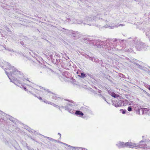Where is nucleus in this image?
<instances>
[{"mask_svg": "<svg viewBox=\"0 0 150 150\" xmlns=\"http://www.w3.org/2000/svg\"><path fill=\"white\" fill-rule=\"evenodd\" d=\"M128 103L129 104V105H131L132 104V101H130L129 102H128Z\"/></svg>", "mask_w": 150, "mask_h": 150, "instance_id": "4be33fe9", "label": "nucleus"}, {"mask_svg": "<svg viewBox=\"0 0 150 150\" xmlns=\"http://www.w3.org/2000/svg\"><path fill=\"white\" fill-rule=\"evenodd\" d=\"M148 109H149L146 108H142L141 110L143 114H147Z\"/></svg>", "mask_w": 150, "mask_h": 150, "instance_id": "9d476101", "label": "nucleus"}, {"mask_svg": "<svg viewBox=\"0 0 150 150\" xmlns=\"http://www.w3.org/2000/svg\"><path fill=\"white\" fill-rule=\"evenodd\" d=\"M98 92L99 93H101V90H98Z\"/></svg>", "mask_w": 150, "mask_h": 150, "instance_id": "b1692460", "label": "nucleus"}, {"mask_svg": "<svg viewBox=\"0 0 150 150\" xmlns=\"http://www.w3.org/2000/svg\"><path fill=\"white\" fill-rule=\"evenodd\" d=\"M147 114L150 115V109H148V111Z\"/></svg>", "mask_w": 150, "mask_h": 150, "instance_id": "5701e85b", "label": "nucleus"}, {"mask_svg": "<svg viewBox=\"0 0 150 150\" xmlns=\"http://www.w3.org/2000/svg\"><path fill=\"white\" fill-rule=\"evenodd\" d=\"M148 89L150 91V86L148 88Z\"/></svg>", "mask_w": 150, "mask_h": 150, "instance_id": "bb28decb", "label": "nucleus"}, {"mask_svg": "<svg viewBox=\"0 0 150 150\" xmlns=\"http://www.w3.org/2000/svg\"><path fill=\"white\" fill-rule=\"evenodd\" d=\"M108 93L111 95L112 97H113L115 98H117L118 99H120L121 97L119 95H117L114 92H112V91L110 90H109L108 91Z\"/></svg>", "mask_w": 150, "mask_h": 150, "instance_id": "39448f33", "label": "nucleus"}, {"mask_svg": "<svg viewBox=\"0 0 150 150\" xmlns=\"http://www.w3.org/2000/svg\"><path fill=\"white\" fill-rule=\"evenodd\" d=\"M127 110L129 111H131L132 110V109L131 107H129L127 108Z\"/></svg>", "mask_w": 150, "mask_h": 150, "instance_id": "412c9836", "label": "nucleus"}, {"mask_svg": "<svg viewBox=\"0 0 150 150\" xmlns=\"http://www.w3.org/2000/svg\"><path fill=\"white\" fill-rule=\"evenodd\" d=\"M89 59L92 60V61L96 62H98L99 61V60L98 59L94 57H91L89 58Z\"/></svg>", "mask_w": 150, "mask_h": 150, "instance_id": "f8f14e48", "label": "nucleus"}, {"mask_svg": "<svg viewBox=\"0 0 150 150\" xmlns=\"http://www.w3.org/2000/svg\"><path fill=\"white\" fill-rule=\"evenodd\" d=\"M70 146V147H72L73 148H75V147H72V146Z\"/></svg>", "mask_w": 150, "mask_h": 150, "instance_id": "c85d7f7f", "label": "nucleus"}, {"mask_svg": "<svg viewBox=\"0 0 150 150\" xmlns=\"http://www.w3.org/2000/svg\"><path fill=\"white\" fill-rule=\"evenodd\" d=\"M48 95L49 96H50L52 97V98L53 99H54L55 100H58L59 101V104H61V102L62 101V103H66V102L67 101V100H63L61 101V99L59 98L56 95L54 94L53 93H49L48 94Z\"/></svg>", "mask_w": 150, "mask_h": 150, "instance_id": "f03ea898", "label": "nucleus"}, {"mask_svg": "<svg viewBox=\"0 0 150 150\" xmlns=\"http://www.w3.org/2000/svg\"><path fill=\"white\" fill-rule=\"evenodd\" d=\"M100 15H98L96 17V20L97 21H98V20H100Z\"/></svg>", "mask_w": 150, "mask_h": 150, "instance_id": "6ab92c4d", "label": "nucleus"}, {"mask_svg": "<svg viewBox=\"0 0 150 150\" xmlns=\"http://www.w3.org/2000/svg\"><path fill=\"white\" fill-rule=\"evenodd\" d=\"M58 134L60 136V137H61V134L60 133H58Z\"/></svg>", "mask_w": 150, "mask_h": 150, "instance_id": "a878e982", "label": "nucleus"}, {"mask_svg": "<svg viewBox=\"0 0 150 150\" xmlns=\"http://www.w3.org/2000/svg\"><path fill=\"white\" fill-rule=\"evenodd\" d=\"M94 17H86L85 18V20L88 23H89L90 24L88 23V24L89 25H93L94 24L93 22H94Z\"/></svg>", "mask_w": 150, "mask_h": 150, "instance_id": "20e7f679", "label": "nucleus"}, {"mask_svg": "<svg viewBox=\"0 0 150 150\" xmlns=\"http://www.w3.org/2000/svg\"><path fill=\"white\" fill-rule=\"evenodd\" d=\"M43 101L45 103L48 104H51V102L49 101H48L46 100H44Z\"/></svg>", "mask_w": 150, "mask_h": 150, "instance_id": "a211bd4d", "label": "nucleus"}, {"mask_svg": "<svg viewBox=\"0 0 150 150\" xmlns=\"http://www.w3.org/2000/svg\"><path fill=\"white\" fill-rule=\"evenodd\" d=\"M68 74V73H67V72H64L63 73V75H65V76L67 78H69V75Z\"/></svg>", "mask_w": 150, "mask_h": 150, "instance_id": "dca6fc26", "label": "nucleus"}, {"mask_svg": "<svg viewBox=\"0 0 150 150\" xmlns=\"http://www.w3.org/2000/svg\"><path fill=\"white\" fill-rule=\"evenodd\" d=\"M82 150H87L86 149L84 148H82Z\"/></svg>", "mask_w": 150, "mask_h": 150, "instance_id": "393cba45", "label": "nucleus"}, {"mask_svg": "<svg viewBox=\"0 0 150 150\" xmlns=\"http://www.w3.org/2000/svg\"><path fill=\"white\" fill-rule=\"evenodd\" d=\"M143 46L142 45V44L140 43L138 44H137L136 47L138 50H142V47Z\"/></svg>", "mask_w": 150, "mask_h": 150, "instance_id": "9b49d317", "label": "nucleus"}, {"mask_svg": "<svg viewBox=\"0 0 150 150\" xmlns=\"http://www.w3.org/2000/svg\"><path fill=\"white\" fill-rule=\"evenodd\" d=\"M81 75H78V76H79L81 77V78H84L85 77H86V76L84 73H81Z\"/></svg>", "mask_w": 150, "mask_h": 150, "instance_id": "ddd939ff", "label": "nucleus"}, {"mask_svg": "<svg viewBox=\"0 0 150 150\" xmlns=\"http://www.w3.org/2000/svg\"><path fill=\"white\" fill-rule=\"evenodd\" d=\"M75 114L80 117H81L83 115V113L79 110H76L75 112Z\"/></svg>", "mask_w": 150, "mask_h": 150, "instance_id": "1a4fd4ad", "label": "nucleus"}, {"mask_svg": "<svg viewBox=\"0 0 150 150\" xmlns=\"http://www.w3.org/2000/svg\"><path fill=\"white\" fill-rule=\"evenodd\" d=\"M61 107L63 108H64L65 110H67L71 114H73L74 112V108L71 106L70 105H68L66 107H64L62 106Z\"/></svg>", "mask_w": 150, "mask_h": 150, "instance_id": "7ed1b4c3", "label": "nucleus"}, {"mask_svg": "<svg viewBox=\"0 0 150 150\" xmlns=\"http://www.w3.org/2000/svg\"><path fill=\"white\" fill-rule=\"evenodd\" d=\"M64 144H65V145H67V146H68V145L67 144H64Z\"/></svg>", "mask_w": 150, "mask_h": 150, "instance_id": "cd10ccee", "label": "nucleus"}, {"mask_svg": "<svg viewBox=\"0 0 150 150\" xmlns=\"http://www.w3.org/2000/svg\"><path fill=\"white\" fill-rule=\"evenodd\" d=\"M124 25L123 24H120L119 25H118V24H117L115 25H105V28H108L109 29H113L114 28H115V27H117L119 26H123Z\"/></svg>", "mask_w": 150, "mask_h": 150, "instance_id": "423d86ee", "label": "nucleus"}, {"mask_svg": "<svg viewBox=\"0 0 150 150\" xmlns=\"http://www.w3.org/2000/svg\"><path fill=\"white\" fill-rule=\"evenodd\" d=\"M95 88H96V89H97V88H96V87H95Z\"/></svg>", "mask_w": 150, "mask_h": 150, "instance_id": "2f4dec72", "label": "nucleus"}, {"mask_svg": "<svg viewBox=\"0 0 150 150\" xmlns=\"http://www.w3.org/2000/svg\"><path fill=\"white\" fill-rule=\"evenodd\" d=\"M77 74H79V72H77Z\"/></svg>", "mask_w": 150, "mask_h": 150, "instance_id": "c756f323", "label": "nucleus"}, {"mask_svg": "<svg viewBox=\"0 0 150 150\" xmlns=\"http://www.w3.org/2000/svg\"><path fill=\"white\" fill-rule=\"evenodd\" d=\"M120 111L122 112V113L123 114H125L126 111V110H121Z\"/></svg>", "mask_w": 150, "mask_h": 150, "instance_id": "aec40b11", "label": "nucleus"}, {"mask_svg": "<svg viewBox=\"0 0 150 150\" xmlns=\"http://www.w3.org/2000/svg\"><path fill=\"white\" fill-rule=\"evenodd\" d=\"M104 100H105V101H106V99H105V98H104Z\"/></svg>", "mask_w": 150, "mask_h": 150, "instance_id": "7c9ffc66", "label": "nucleus"}, {"mask_svg": "<svg viewBox=\"0 0 150 150\" xmlns=\"http://www.w3.org/2000/svg\"><path fill=\"white\" fill-rule=\"evenodd\" d=\"M122 100L119 101L117 103H116L114 102H112V105L116 107H120L121 106L124 105V104H122Z\"/></svg>", "mask_w": 150, "mask_h": 150, "instance_id": "6e6552de", "label": "nucleus"}, {"mask_svg": "<svg viewBox=\"0 0 150 150\" xmlns=\"http://www.w3.org/2000/svg\"><path fill=\"white\" fill-rule=\"evenodd\" d=\"M128 101L127 100H125L123 101H122V104H124V105L128 104Z\"/></svg>", "mask_w": 150, "mask_h": 150, "instance_id": "f3484780", "label": "nucleus"}, {"mask_svg": "<svg viewBox=\"0 0 150 150\" xmlns=\"http://www.w3.org/2000/svg\"><path fill=\"white\" fill-rule=\"evenodd\" d=\"M116 145L119 149L125 147V143L123 142H118L116 143Z\"/></svg>", "mask_w": 150, "mask_h": 150, "instance_id": "0eeeda50", "label": "nucleus"}, {"mask_svg": "<svg viewBox=\"0 0 150 150\" xmlns=\"http://www.w3.org/2000/svg\"><path fill=\"white\" fill-rule=\"evenodd\" d=\"M70 32L71 33H72V34L73 35V36L74 37H75L76 36L75 35L76 34H77L78 33L77 32H72V31L71 30L70 31Z\"/></svg>", "mask_w": 150, "mask_h": 150, "instance_id": "2eb2a0df", "label": "nucleus"}, {"mask_svg": "<svg viewBox=\"0 0 150 150\" xmlns=\"http://www.w3.org/2000/svg\"><path fill=\"white\" fill-rule=\"evenodd\" d=\"M143 141H141L140 142V144L138 145L137 144L133 143L131 142H127L125 143V147H129V148L138 149L139 148H150V139L146 143L145 145L144 144H142Z\"/></svg>", "mask_w": 150, "mask_h": 150, "instance_id": "f257e3e1", "label": "nucleus"}, {"mask_svg": "<svg viewBox=\"0 0 150 150\" xmlns=\"http://www.w3.org/2000/svg\"><path fill=\"white\" fill-rule=\"evenodd\" d=\"M50 105H53V106L56 108H58L59 110H60L61 108H62L61 107L62 106H61V107H60V106H58V105H57L54 103H51V104H50Z\"/></svg>", "mask_w": 150, "mask_h": 150, "instance_id": "4468645a", "label": "nucleus"}]
</instances>
